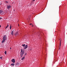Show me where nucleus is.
Returning <instances> with one entry per match:
<instances>
[{
  "label": "nucleus",
  "instance_id": "f257e3e1",
  "mask_svg": "<svg viewBox=\"0 0 67 67\" xmlns=\"http://www.w3.org/2000/svg\"><path fill=\"white\" fill-rule=\"evenodd\" d=\"M7 36L4 35L3 37V40L2 41V43H4V42H5V41L7 40Z\"/></svg>",
  "mask_w": 67,
  "mask_h": 67
},
{
  "label": "nucleus",
  "instance_id": "f03ea898",
  "mask_svg": "<svg viewBox=\"0 0 67 67\" xmlns=\"http://www.w3.org/2000/svg\"><path fill=\"white\" fill-rule=\"evenodd\" d=\"M3 11L1 10H0V14H2L3 13Z\"/></svg>",
  "mask_w": 67,
  "mask_h": 67
},
{
  "label": "nucleus",
  "instance_id": "7ed1b4c3",
  "mask_svg": "<svg viewBox=\"0 0 67 67\" xmlns=\"http://www.w3.org/2000/svg\"><path fill=\"white\" fill-rule=\"evenodd\" d=\"M7 9H9L11 8V6L10 5H8L7 6Z\"/></svg>",
  "mask_w": 67,
  "mask_h": 67
},
{
  "label": "nucleus",
  "instance_id": "20e7f679",
  "mask_svg": "<svg viewBox=\"0 0 67 67\" xmlns=\"http://www.w3.org/2000/svg\"><path fill=\"white\" fill-rule=\"evenodd\" d=\"M27 45H26L25 47H24V49H26V48H27Z\"/></svg>",
  "mask_w": 67,
  "mask_h": 67
},
{
  "label": "nucleus",
  "instance_id": "39448f33",
  "mask_svg": "<svg viewBox=\"0 0 67 67\" xmlns=\"http://www.w3.org/2000/svg\"><path fill=\"white\" fill-rule=\"evenodd\" d=\"M24 54V53H21L20 54V56L21 57H22L23 55V54Z\"/></svg>",
  "mask_w": 67,
  "mask_h": 67
},
{
  "label": "nucleus",
  "instance_id": "423d86ee",
  "mask_svg": "<svg viewBox=\"0 0 67 67\" xmlns=\"http://www.w3.org/2000/svg\"><path fill=\"white\" fill-rule=\"evenodd\" d=\"M12 62H13V63H15V59H13L12 60Z\"/></svg>",
  "mask_w": 67,
  "mask_h": 67
},
{
  "label": "nucleus",
  "instance_id": "0eeeda50",
  "mask_svg": "<svg viewBox=\"0 0 67 67\" xmlns=\"http://www.w3.org/2000/svg\"><path fill=\"white\" fill-rule=\"evenodd\" d=\"M14 34L15 35V36H16V35H18L19 34H18V32H16Z\"/></svg>",
  "mask_w": 67,
  "mask_h": 67
},
{
  "label": "nucleus",
  "instance_id": "6e6552de",
  "mask_svg": "<svg viewBox=\"0 0 67 67\" xmlns=\"http://www.w3.org/2000/svg\"><path fill=\"white\" fill-rule=\"evenodd\" d=\"M14 31H12L11 32V34H12V35H13L14 34Z\"/></svg>",
  "mask_w": 67,
  "mask_h": 67
},
{
  "label": "nucleus",
  "instance_id": "1a4fd4ad",
  "mask_svg": "<svg viewBox=\"0 0 67 67\" xmlns=\"http://www.w3.org/2000/svg\"><path fill=\"white\" fill-rule=\"evenodd\" d=\"M21 53H24V51H22V49H21V51L20 52Z\"/></svg>",
  "mask_w": 67,
  "mask_h": 67
},
{
  "label": "nucleus",
  "instance_id": "9d476101",
  "mask_svg": "<svg viewBox=\"0 0 67 67\" xmlns=\"http://www.w3.org/2000/svg\"><path fill=\"white\" fill-rule=\"evenodd\" d=\"M25 59V57L24 56L21 59V60H23V59Z\"/></svg>",
  "mask_w": 67,
  "mask_h": 67
},
{
  "label": "nucleus",
  "instance_id": "9b49d317",
  "mask_svg": "<svg viewBox=\"0 0 67 67\" xmlns=\"http://www.w3.org/2000/svg\"><path fill=\"white\" fill-rule=\"evenodd\" d=\"M15 64L14 63L12 64H11V66H14Z\"/></svg>",
  "mask_w": 67,
  "mask_h": 67
},
{
  "label": "nucleus",
  "instance_id": "f8f14e48",
  "mask_svg": "<svg viewBox=\"0 0 67 67\" xmlns=\"http://www.w3.org/2000/svg\"><path fill=\"white\" fill-rule=\"evenodd\" d=\"M22 45V46H23V47H24V46H25V44H23Z\"/></svg>",
  "mask_w": 67,
  "mask_h": 67
},
{
  "label": "nucleus",
  "instance_id": "ddd939ff",
  "mask_svg": "<svg viewBox=\"0 0 67 67\" xmlns=\"http://www.w3.org/2000/svg\"><path fill=\"white\" fill-rule=\"evenodd\" d=\"M61 40L60 41V46H61Z\"/></svg>",
  "mask_w": 67,
  "mask_h": 67
},
{
  "label": "nucleus",
  "instance_id": "4468645a",
  "mask_svg": "<svg viewBox=\"0 0 67 67\" xmlns=\"http://www.w3.org/2000/svg\"><path fill=\"white\" fill-rule=\"evenodd\" d=\"M4 53L5 54V55H7V51H5Z\"/></svg>",
  "mask_w": 67,
  "mask_h": 67
},
{
  "label": "nucleus",
  "instance_id": "2eb2a0df",
  "mask_svg": "<svg viewBox=\"0 0 67 67\" xmlns=\"http://www.w3.org/2000/svg\"><path fill=\"white\" fill-rule=\"evenodd\" d=\"M9 27V24H8L7 26L6 27V28H7V27Z\"/></svg>",
  "mask_w": 67,
  "mask_h": 67
},
{
  "label": "nucleus",
  "instance_id": "dca6fc26",
  "mask_svg": "<svg viewBox=\"0 0 67 67\" xmlns=\"http://www.w3.org/2000/svg\"><path fill=\"white\" fill-rule=\"evenodd\" d=\"M10 30H11V25H10Z\"/></svg>",
  "mask_w": 67,
  "mask_h": 67
},
{
  "label": "nucleus",
  "instance_id": "f3484780",
  "mask_svg": "<svg viewBox=\"0 0 67 67\" xmlns=\"http://www.w3.org/2000/svg\"><path fill=\"white\" fill-rule=\"evenodd\" d=\"M5 3H8V2L6 1H5Z\"/></svg>",
  "mask_w": 67,
  "mask_h": 67
},
{
  "label": "nucleus",
  "instance_id": "a211bd4d",
  "mask_svg": "<svg viewBox=\"0 0 67 67\" xmlns=\"http://www.w3.org/2000/svg\"><path fill=\"white\" fill-rule=\"evenodd\" d=\"M27 54L26 53H25V56H26V55Z\"/></svg>",
  "mask_w": 67,
  "mask_h": 67
},
{
  "label": "nucleus",
  "instance_id": "6ab92c4d",
  "mask_svg": "<svg viewBox=\"0 0 67 67\" xmlns=\"http://www.w3.org/2000/svg\"><path fill=\"white\" fill-rule=\"evenodd\" d=\"M2 56L1 57H0V58L1 59H2Z\"/></svg>",
  "mask_w": 67,
  "mask_h": 67
},
{
  "label": "nucleus",
  "instance_id": "aec40b11",
  "mask_svg": "<svg viewBox=\"0 0 67 67\" xmlns=\"http://www.w3.org/2000/svg\"><path fill=\"white\" fill-rule=\"evenodd\" d=\"M34 1H35V0H33L32 1V2H34Z\"/></svg>",
  "mask_w": 67,
  "mask_h": 67
},
{
  "label": "nucleus",
  "instance_id": "412c9836",
  "mask_svg": "<svg viewBox=\"0 0 67 67\" xmlns=\"http://www.w3.org/2000/svg\"><path fill=\"white\" fill-rule=\"evenodd\" d=\"M2 19V18L0 17V19L1 20V19Z\"/></svg>",
  "mask_w": 67,
  "mask_h": 67
},
{
  "label": "nucleus",
  "instance_id": "4be33fe9",
  "mask_svg": "<svg viewBox=\"0 0 67 67\" xmlns=\"http://www.w3.org/2000/svg\"><path fill=\"white\" fill-rule=\"evenodd\" d=\"M1 27V25H0V27Z\"/></svg>",
  "mask_w": 67,
  "mask_h": 67
},
{
  "label": "nucleus",
  "instance_id": "5701e85b",
  "mask_svg": "<svg viewBox=\"0 0 67 67\" xmlns=\"http://www.w3.org/2000/svg\"><path fill=\"white\" fill-rule=\"evenodd\" d=\"M10 49H11V47L10 48Z\"/></svg>",
  "mask_w": 67,
  "mask_h": 67
},
{
  "label": "nucleus",
  "instance_id": "b1692460",
  "mask_svg": "<svg viewBox=\"0 0 67 67\" xmlns=\"http://www.w3.org/2000/svg\"><path fill=\"white\" fill-rule=\"evenodd\" d=\"M30 25H32V24H30Z\"/></svg>",
  "mask_w": 67,
  "mask_h": 67
},
{
  "label": "nucleus",
  "instance_id": "393cba45",
  "mask_svg": "<svg viewBox=\"0 0 67 67\" xmlns=\"http://www.w3.org/2000/svg\"><path fill=\"white\" fill-rule=\"evenodd\" d=\"M17 64H18V65H19V63H18Z\"/></svg>",
  "mask_w": 67,
  "mask_h": 67
},
{
  "label": "nucleus",
  "instance_id": "a878e982",
  "mask_svg": "<svg viewBox=\"0 0 67 67\" xmlns=\"http://www.w3.org/2000/svg\"><path fill=\"white\" fill-rule=\"evenodd\" d=\"M18 25L19 26V24H18Z\"/></svg>",
  "mask_w": 67,
  "mask_h": 67
},
{
  "label": "nucleus",
  "instance_id": "bb28decb",
  "mask_svg": "<svg viewBox=\"0 0 67 67\" xmlns=\"http://www.w3.org/2000/svg\"><path fill=\"white\" fill-rule=\"evenodd\" d=\"M59 48H60V46Z\"/></svg>",
  "mask_w": 67,
  "mask_h": 67
},
{
  "label": "nucleus",
  "instance_id": "cd10ccee",
  "mask_svg": "<svg viewBox=\"0 0 67 67\" xmlns=\"http://www.w3.org/2000/svg\"><path fill=\"white\" fill-rule=\"evenodd\" d=\"M5 29H7V28H6V27H5Z\"/></svg>",
  "mask_w": 67,
  "mask_h": 67
},
{
  "label": "nucleus",
  "instance_id": "c85d7f7f",
  "mask_svg": "<svg viewBox=\"0 0 67 67\" xmlns=\"http://www.w3.org/2000/svg\"><path fill=\"white\" fill-rule=\"evenodd\" d=\"M32 26H33V25H32Z\"/></svg>",
  "mask_w": 67,
  "mask_h": 67
}]
</instances>
